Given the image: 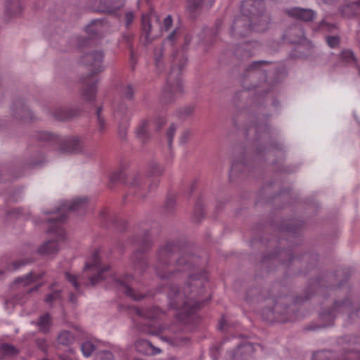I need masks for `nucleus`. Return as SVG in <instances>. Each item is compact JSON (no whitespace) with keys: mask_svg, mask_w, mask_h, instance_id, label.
<instances>
[{"mask_svg":"<svg viewBox=\"0 0 360 360\" xmlns=\"http://www.w3.org/2000/svg\"><path fill=\"white\" fill-rule=\"evenodd\" d=\"M269 127L265 124H259L255 127L257 134H260L262 131L265 133L269 131Z\"/></svg>","mask_w":360,"mask_h":360,"instance_id":"8fccbe9b","label":"nucleus"},{"mask_svg":"<svg viewBox=\"0 0 360 360\" xmlns=\"http://www.w3.org/2000/svg\"><path fill=\"white\" fill-rule=\"evenodd\" d=\"M177 252L182 253L183 250L174 243H168L160 250L157 275L164 279L171 278L175 271H188L191 272L188 279L182 290L174 285H167L162 287L159 291L168 294L171 307L177 311L176 321L184 327V330L191 331L200 321L198 311L202 307V302L210 298V293H205V283L207 282L208 275L205 271L198 273L199 269L195 264L198 259L193 255H182L176 263L172 264L171 260Z\"/></svg>","mask_w":360,"mask_h":360,"instance_id":"f257e3e1","label":"nucleus"},{"mask_svg":"<svg viewBox=\"0 0 360 360\" xmlns=\"http://www.w3.org/2000/svg\"><path fill=\"white\" fill-rule=\"evenodd\" d=\"M51 324V319L49 314H45L41 316L37 323L39 330L43 333H47L49 331Z\"/></svg>","mask_w":360,"mask_h":360,"instance_id":"393cba45","label":"nucleus"},{"mask_svg":"<svg viewBox=\"0 0 360 360\" xmlns=\"http://www.w3.org/2000/svg\"><path fill=\"white\" fill-rule=\"evenodd\" d=\"M100 264V258L97 252L91 254V285L99 280H104L108 275L112 276V280L117 283L121 288V290L129 297L139 300L142 299L144 295L135 292L130 286L134 280V277L131 276L126 275L121 278H117L115 275H112V272L109 266H105L101 267L97 266Z\"/></svg>","mask_w":360,"mask_h":360,"instance_id":"20e7f679","label":"nucleus"},{"mask_svg":"<svg viewBox=\"0 0 360 360\" xmlns=\"http://www.w3.org/2000/svg\"><path fill=\"white\" fill-rule=\"evenodd\" d=\"M39 285H37L34 288H32L29 289V292H31V291H33V290H37L39 288Z\"/></svg>","mask_w":360,"mask_h":360,"instance_id":"680f3d73","label":"nucleus"},{"mask_svg":"<svg viewBox=\"0 0 360 360\" xmlns=\"http://www.w3.org/2000/svg\"><path fill=\"white\" fill-rule=\"evenodd\" d=\"M130 312L139 318L144 319V325L147 327L143 330L147 333L155 335H160L164 328L155 320L162 318L163 311L157 307H152L146 310L139 308L136 306L130 307Z\"/></svg>","mask_w":360,"mask_h":360,"instance_id":"423d86ee","label":"nucleus"},{"mask_svg":"<svg viewBox=\"0 0 360 360\" xmlns=\"http://www.w3.org/2000/svg\"><path fill=\"white\" fill-rule=\"evenodd\" d=\"M114 108L115 119L119 120V133L122 137H124L129 119L127 108L124 103H120L117 106L114 105Z\"/></svg>","mask_w":360,"mask_h":360,"instance_id":"4468645a","label":"nucleus"},{"mask_svg":"<svg viewBox=\"0 0 360 360\" xmlns=\"http://www.w3.org/2000/svg\"><path fill=\"white\" fill-rule=\"evenodd\" d=\"M187 58L184 53L176 52L173 56L171 70L167 79V85L162 95V102H172L183 94L181 72L185 67Z\"/></svg>","mask_w":360,"mask_h":360,"instance_id":"39448f33","label":"nucleus"},{"mask_svg":"<svg viewBox=\"0 0 360 360\" xmlns=\"http://www.w3.org/2000/svg\"><path fill=\"white\" fill-rule=\"evenodd\" d=\"M189 41H190V39H188V36H186V37H184L185 46H186L188 44Z\"/></svg>","mask_w":360,"mask_h":360,"instance_id":"bf43d9fd","label":"nucleus"},{"mask_svg":"<svg viewBox=\"0 0 360 360\" xmlns=\"http://www.w3.org/2000/svg\"><path fill=\"white\" fill-rule=\"evenodd\" d=\"M42 277V275L37 276L35 274L31 272L24 277H19L15 279V283L22 286H27L30 284L35 283Z\"/></svg>","mask_w":360,"mask_h":360,"instance_id":"b1692460","label":"nucleus"},{"mask_svg":"<svg viewBox=\"0 0 360 360\" xmlns=\"http://www.w3.org/2000/svg\"><path fill=\"white\" fill-rule=\"evenodd\" d=\"M91 354H93L94 351V346L93 345V344L91 343Z\"/></svg>","mask_w":360,"mask_h":360,"instance_id":"0e129e2a","label":"nucleus"},{"mask_svg":"<svg viewBox=\"0 0 360 360\" xmlns=\"http://www.w3.org/2000/svg\"><path fill=\"white\" fill-rule=\"evenodd\" d=\"M75 295L73 293H71L70 295V301L72 302H75Z\"/></svg>","mask_w":360,"mask_h":360,"instance_id":"13d9d810","label":"nucleus"},{"mask_svg":"<svg viewBox=\"0 0 360 360\" xmlns=\"http://www.w3.org/2000/svg\"><path fill=\"white\" fill-rule=\"evenodd\" d=\"M288 40L292 44H300L305 40L304 32L302 30H298V35L295 38H289Z\"/></svg>","mask_w":360,"mask_h":360,"instance_id":"ea45409f","label":"nucleus"},{"mask_svg":"<svg viewBox=\"0 0 360 360\" xmlns=\"http://www.w3.org/2000/svg\"><path fill=\"white\" fill-rule=\"evenodd\" d=\"M95 360H114V356L109 351H101L96 354Z\"/></svg>","mask_w":360,"mask_h":360,"instance_id":"c9c22d12","label":"nucleus"},{"mask_svg":"<svg viewBox=\"0 0 360 360\" xmlns=\"http://www.w3.org/2000/svg\"><path fill=\"white\" fill-rule=\"evenodd\" d=\"M236 167H237V165H233L231 166V173H232V174H233V173L235 172V170H236Z\"/></svg>","mask_w":360,"mask_h":360,"instance_id":"052dcab7","label":"nucleus"},{"mask_svg":"<svg viewBox=\"0 0 360 360\" xmlns=\"http://www.w3.org/2000/svg\"><path fill=\"white\" fill-rule=\"evenodd\" d=\"M84 84L85 85V89L83 92L84 96L86 98V99H89V96L90 95V84H89V79L88 77H86L84 80Z\"/></svg>","mask_w":360,"mask_h":360,"instance_id":"c03bdc74","label":"nucleus"},{"mask_svg":"<svg viewBox=\"0 0 360 360\" xmlns=\"http://www.w3.org/2000/svg\"><path fill=\"white\" fill-rule=\"evenodd\" d=\"M119 92L127 99H131L134 95V90L130 85L122 84L118 87Z\"/></svg>","mask_w":360,"mask_h":360,"instance_id":"2f4dec72","label":"nucleus"},{"mask_svg":"<svg viewBox=\"0 0 360 360\" xmlns=\"http://www.w3.org/2000/svg\"><path fill=\"white\" fill-rule=\"evenodd\" d=\"M134 19V15L132 12H128L125 14L126 26L128 27Z\"/></svg>","mask_w":360,"mask_h":360,"instance_id":"09e8293b","label":"nucleus"},{"mask_svg":"<svg viewBox=\"0 0 360 360\" xmlns=\"http://www.w3.org/2000/svg\"><path fill=\"white\" fill-rule=\"evenodd\" d=\"M22 12V6L19 0H7L6 13L11 15H17Z\"/></svg>","mask_w":360,"mask_h":360,"instance_id":"5701e85b","label":"nucleus"},{"mask_svg":"<svg viewBox=\"0 0 360 360\" xmlns=\"http://www.w3.org/2000/svg\"><path fill=\"white\" fill-rule=\"evenodd\" d=\"M60 292L58 290H54L53 292L47 295L45 298V301L49 304H52L53 302L60 300Z\"/></svg>","mask_w":360,"mask_h":360,"instance_id":"e433bc0d","label":"nucleus"},{"mask_svg":"<svg viewBox=\"0 0 360 360\" xmlns=\"http://www.w3.org/2000/svg\"><path fill=\"white\" fill-rule=\"evenodd\" d=\"M257 348L262 349L259 344L253 345L249 342H243L238 345L237 349L231 355L233 360H246Z\"/></svg>","mask_w":360,"mask_h":360,"instance_id":"2eb2a0df","label":"nucleus"},{"mask_svg":"<svg viewBox=\"0 0 360 360\" xmlns=\"http://www.w3.org/2000/svg\"><path fill=\"white\" fill-rule=\"evenodd\" d=\"M345 360H360V352L358 353H348L346 354Z\"/></svg>","mask_w":360,"mask_h":360,"instance_id":"de8ad7c7","label":"nucleus"},{"mask_svg":"<svg viewBox=\"0 0 360 360\" xmlns=\"http://www.w3.org/2000/svg\"><path fill=\"white\" fill-rule=\"evenodd\" d=\"M73 335L69 331H62L58 337V342L63 345H68L73 341Z\"/></svg>","mask_w":360,"mask_h":360,"instance_id":"c85d7f7f","label":"nucleus"},{"mask_svg":"<svg viewBox=\"0 0 360 360\" xmlns=\"http://www.w3.org/2000/svg\"><path fill=\"white\" fill-rule=\"evenodd\" d=\"M290 32H296L295 28H290Z\"/></svg>","mask_w":360,"mask_h":360,"instance_id":"69168bd1","label":"nucleus"},{"mask_svg":"<svg viewBox=\"0 0 360 360\" xmlns=\"http://www.w3.org/2000/svg\"><path fill=\"white\" fill-rule=\"evenodd\" d=\"M102 112H103V108L101 106H97L96 108V120L97 124L98 126V130L100 131H103L105 129V120L102 116Z\"/></svg>","mask_w":360,"mask_h":360,"instance_id":"473e14b6","label":"nucleus"},{"mask_svg":"<svg viewBox=\"0 0 360 360\" xmlns=\"http://www.w3.org/2000/svg\"><path fill=\"white\" fill-rule=\"evenodd\" d=\"M342 12L344 16L348 18L359 15L360 13V0H352L343 7Z\"/></svg>","mask_w":360,"mask_h":360,"instance_id":"4be33fe9","label":"nucleus"},{"mask_svg":"<svg viewBox=\"0 0 360 360\" xmlns=\"http://www.w3.org/2000/svg\"><path fill=\"white\" fill-rule=\"evenodd\" d=\"M31 262H32L31 260H26V261L19 260V261H16V262H15L13 264V269H17L20 266H21L22 265H25L26 264L30 263Z\"/></svg>","mask_w":360,"mask_h":360,"instance_id":"3c124183","label":"nucleus"},{"mask_svg":"<svg viewBox=\"0 0 360 360\" xmlns=\"http://www.w3.org/2000/svg\"><path fill=\"white\" fill-rule=\"evenodd\" d=\"M87 205L86 198H79L72 202L64 201L60 203L57 210L58 216L47 219L50 223L49 232L55 234L56 238L44 243L38 250L39 255H51L58 252L60 243L65 238V232L62 224L68 217L67 212L82 210Z\"/></svg>","mask_w":360,"mask_h":360,"instance_id":"7ed1b4c3","label":"nucleus"},{"mask_svg":"<svg viewBox=\"0 0 360 360\" xmlns=\"http://www.w3.org/2000/svg\"><path fill=\"white\" fill-rule=\"evenodd\" d=\"M173 21L171 15H167L163 20V22L162 25H160V28L161 31H168L172 25Z\"/></svg>","mask_w":360,"mask_h":360,"instance_id":"58836bf2","label":"nucleus"},{"mask_svg":"<svg viewBox=\"0 0 360 360\" xmlns=\"http://www.w3.org/2000/svg\"><path fill=\"white\" fill-rule=\"evenodd\" d=\"M182 36V30L180 28H176L165 40L163 44L159 48H156L154 51V60L157 69L161 72L165 67V63L162 58L163 51L169 47L174 49L175 44Z\"/></svg>","mask_w":360,"mask_h":360,"instance_id":"9d476101","label":"nucleus"},{"mask_svg":"<svg viewBox=\"0 0 360 360\" xmlns=\"http://www.w3.org/2000/svg\"><path fill=\"white\" fill-rule=\"evenodd\" d=\"M81 351L84 356H90V343L86 342L81 346Z\"/></svg>","mask_w":360,"mask_h":360,"instance_id":"a18cd8bd","label":"nucleus"},{"mask_svg":"<svg viewBox=\"0 0 360 360\" xmlns=\"http://www.w3.org/2000/svg\"><path fill=\"white\" fill-rule=\"evenodd\" d=\"M72 116V115L65 109H60L55 112V117L60 120H68Z\"/></svg>","mask_w":360,"mask_h":360,"instance_id":"4c0bfd02","label":"nucleus"},{"mask_svg":"<svg viewBox=\"0 0 360 360\" xmlns=\"http://www.w3.org/2000/svg\"><path fill=\"white\" fill-rule=\"evenodd\" d=\"M326 41L330 47L334 48L338 45L340 40L338 37L329 36L326 38Z\"/></svg>","mask_w":360,"mask_h":360,"instance_id":"79ce46f5","label":"nucleus"},{"mask_svg":"<svg viewBox=\"0 0 360 360\" xmlns=\"http://www.w3.org/2000/svg\"><path fill=\"white\" fill-rule=\"evenodd\" d=\"M96 20H91V43L93 42V40L97 37V32L96 31L95 28H94V26L96 25Z\"/></svg>","mask_w":360,"mask_h":360,"instance_id":"864d4df0","label":"nucleus"},{"mask_svg":"<svg viewBox=\"0 0 360 360\" xmlns=\"http://www.w3.org/2000/svg\"><path fill=\"white\" fill-rule=\"evenodd\" d=\"M149 248L147 241H143V247L141 250L136 252L132 257L135 271L143 272L148 266V261L144 252L146 249Z\"/></svg>","mask_w":360,"mask_h":360,"instance_id":"dca6fc26","label":"nucleus"},{"mask_svg":"<svg viewBox=\"0 0 360 360\" xmlns=\"http://www.w3.org/2000/svg\"><path fill=\"white\" fill-rule=\"evenodd\" d=\"M132 38V36L131 34H127L124 35V39L126 41V43L129 44V49H130V58H129V63L131 70H134L135 68L136 64V55L131 48V39Z\"/></svg>","mask_w":360,"mask_h":360,"instance_id":"c756f323","label":"nucleus"},{"mask_svg":"<svg viewBox=\"0 0 360 360\" xmlns=\"http://www.w3.org/2000/svg\"><path fill=\"white\" fill-rule=\"evenodd\" d=\"M65 278L72 285V286L79 291L80 285L84 283L82 277L72 275L68 272L65 273Z\"/></svg>","mask_w":360,"mask_h":360,"instance_id":"cd10ccee","label":"nucleus"},{"mask_svg":"<svg viewBox=\"0 0 360 360\" xmlns=\"http://www.w3.org/2000/svg\"><path fill=\"white\" fill-rule=\"evenodd\" d=\"M149 173L151 176H158L163 173V169L156 162H152L148 166Z\"/></svg>","mask_w":360,"mask_h":360,"instance_id":"72a5a7b5","label":"nucleus"},{"mask_svg":"<svg viewBox=\"0 0 360 360\" xmlns=\"http://www.w3.org/2000/svg\"><path fill=\"white\" fill-rule=\"evenodd\" d=\"M331 27H332V25H330L328 23H326L325 21H323L319 25L317 30H330Z\"/></svg>","mask_w":360,"mask_h":360,"instance_id":"603ef678","label":"nucleus"},{"mask_svg":"<svg viewBox=\"0 0 360 360\" xmlns=\"http://www.w3.org/2000/svg\"><path fill=\"white\" fill-rule=\"evenodd\" d=\"M165 123V118H160L155 122L150 120H144L142 122L136 129V136L142 141H147L150 137V130L152 125L155 127V129L159 130L162 125Z\"/></svg>","mask_w":360,"mask_h":360,"instance_id":"ddd939ff","label":"nucleus"},{"mask_svg":"<svg viewBox=\"0 0 360 360\" xmlns=\"http://www.w3.org/2000/svg\"><path fill=\"white\" fill-rule=\"evenodd\" d=\"M286 13L292 17L303 21H311L316 17V13L311 9H305L300 7H293L285 11Z\"/></svg>","mask_w":360,"mask_h":360,"instance_id":"f3484780","label":"nucleus"},{"mask_svg":"<svg viewBox=\"0 0 360 360\" xmlns=\"http://www.w3.org/2000/svg\"><path fill=\"white\" fill-rule=\"evenodd\" d=\"M189 135H190V132H189L188 131H184V132L182 134V135H181V138H180V139H179V141H180L181 143H185V142H186V139L189 136Z\"/></svg>","mask_w":360,"mask_h":360,"instance_id":"6e6d98bb","label":"nucleus"},{"mask_svg":"<svg viewBox=\"0 0 360 360\" xmlns=\"http://www.w3.org/2000/svg\"><path fill=\"white\" fill-rule=\"evenodd\" d=\"M158 20V17L153 11L142 15L141 24L143 32L146 33L147 40L153 37L151 22L153 20Z\"/></svg>","mask_w":360,"mask_h":360,"instance_id":"a211bd4d","label":"nucleus"},{"mask_svg":"<svg viewBox=\"0 0 360 360\" xmlns=\"http://www.w3.org/2000/svg\"><path fill=\"white\" fill-rule=\"evenodd\" d=\"M176 131V127L174 124H172L167 131V139L168 142V146L170 148L172 143L173 136Z\"/></svg>","mask_w":360,"mask_h":360,"instance_id":"a19ab883","label":"nucleus"},{"mask_svg":"<svg viewBox=\"0 0 360 360\" xmlns=\"http://www.w3.org/2000/svg\"><path fill=\"white\" fill-rule=\"evenodd\" d=\"M259 46V44L257 41L249 42L247 44H244L240 45L238 48H237L236 54L237 56H240L242 58H249L253 54H255V51L251 49H255Z\"/></svg>","mask_w":360,"mask_h":360,"instance_id":"412c9836","label":"nucleus"},{"mask_svg":"<svg viewBox=\"0 0 360 360\" xmlns=\"http://www.w3.org/2000/svg\"><path fill=\"white\" fill-rule=\"evenodd\" d=\"M62 360H75V358L73 356H69L67 359H65L63 356H60Z\"/></svg>","mask_w":360,"mask_h":360,"instance_id":"4d7b16f0","label":"nucleus"},{"mask_svg":"<svg viewBox=\"0 0 360 360\" xmlns=\"http://www.w3.org/2000/svg\"><path fill=\"white\" fill-rule=\"evenodd\" d=\"M340 58L345 63H355L356 58L354 53L350 50H343L340 53Z\"/></svg>","mask_w":360,"mask_h":360,"instance_id":"7c9ffc66","label":"nucleus"},{"mask_svg":"<svg viewBox=\"0 0 360 360\" xmlns=\"http://www.w3.org/2000/svg\"><path fill=\"white\" fill-rule=\"evenodd\" d=\"M36 343L42 351L46 352L47 350V344L45 339H37Z\"/></svg>","mask_w":360,"mask_h":360,"instance_id":"49530a36","label":"nucleus"},{"mask_svg":"<svg viewBox=\"0 0 360 360\" xmlns=\"http://www.w3.org/2000/svg\"><path fill=\"white\" fill-rule=\"evenodd\" d=\"M90 45L89 37L78 39L77 49L82 52L85 50V57H88V51Z\"/></svg>","mask_w":360,"mask_h":360,"instance_id":"f704fd0d","label":"nucleus"},{"mask_svg":"<svg viewBox=\"0 0 360 360\" xmlns=\"http://www.w3.org/2000/svg\"><path fill=\"white\" fill-rule=\"evenodd\" d=\"M91 103L94 99V91L96 86L94 84V75L102 72L105 68V65L104 62V53L101 50L91 51ZM93 107L91 106V109Z\"/></svg>","mask_w":360,"mask_h":360,"instance_id":"9b49d317","label":"nucleus"},{"mask_svg":"<svg viewBox=\"0 0 360 360\" xmlns=\"http://www.w3.org/2000/svg\"><path fill=\"white\" fill-rule=\"evenodd\" d=\"M125 0H94L91 4V11L98 13L113 14L120 9Z\"/></svg>","mask_w":360,"mask_h":360,"instance_id":"f8f14e48","label":"nucleus"},{"mask_svg":"<svg viewBox=\"0 0 360 360\" xmlns=\"http://www.w3.org/2000/svg\"><path fill=\"white\" fill-rule=\"evenodd\" d=\"M214 0H210V1H209V3H210L209 6H210H210H212V4H214Z\"/></svg>","mask_w":360,"mask_h":360,"instance_id":"e2e57ef3","label":"nucleus"},{"mask_svg":"<svg viewBox=\"0 0 360 360\" xmlns=\"http://www.w3.org/2000/svg\"><path fill=\"white\" fill-rule=\"evenodd\" d=\"M135 347L139 352L147 355H155L161 352V350L154 347L150 341L143 339L138 340L135 343Z\"/></svg>","mask_w":360,"mask_h":360,"instance_id":"6ab92c4d","label":"nucleus"},{"mask_svg":"<svg viewBox=\"0 0 360 360\" xmlns=\"http://www.w3.org/2000/svg\"><path fill=\"white\" fill-rule=\"evenodd\" d=\"M205 4L204 0H188L187 11L194 16Z\"/></svg>","mask_w":360,"mask_h":360,"instance_id":"a878e982","label":"nucleus"},{"mask_svg":"<svg viewBox=\"0 0 360 360\" xmlns=\"http://www.w3.org/2000/svg\"><path fill=\"white\" fill-rule=\"evenodd\" d=\"M38 139L41 141L49 142L51 145L60 144V149L68 152H78L81 148L80 141L75 137H72L67 141L62 140L59 136L49 132H41L38 135Z\"/></svg>","mask_w":360,"mask_h":360,"instance_id":"6e6552de","label":"nucleus"},{"mask_svg":"<svg viewBox=\"0 0 360 360\" xmlns=\"http://www.w3.org/2000/svg\"><path fill=\"white\" fill-rule=\"evenodd\" d=\"M110 181L112 184L123 183L127 186L131 194L138 196L141 195V191L143 189L141 185V177L139 175L132 176L127 175L123 170L113 172L110 176Z\"/></svg>","mask_w":360,"mask_h":360,"instance_id":"0eeeda50","label":"nucleus"},{"mask_svg":"<svg viewBox=\"0 0 360 360\" xmlns=\"http://www.w3.org/2000/svg\"><path fill=\"white\" fill-rule=\"evenodd\" d=\"M162 338L165 340V341H169V340L167 338H166L165 337H162Z\"/></svg>","mask_w":360,"mask_h":360,"instance_id":"774afa93","label":"nucleus"},{"mask_svg":"<svg viewBox=\"0 0 360 360\" xmlns=\"http://www.w3.org/2000/svg\"><path fill=\"white\" fill-rule=\"evenodd\" d=\"M263 0H244L241 15L233 20L231 29L233 37H245L252 31L264 32L268 28L269 18L264 13Z\"/></svg>","mask_w":360,"mask_h":360,"instance_id":"f03ea898","label":"nucleus"},{"mask_svg":"<svg viewBox=\"0 0 360 360\" xmlns=\"http://www.w3.org/2000/svg\"><path fill=\"white\" fill-rule=\"evenodd\" d=\"M271 70H274L273 75L277 77L283 73L277 68L276 64L264 60L254 62L246 70L248 77H255L263 75L264 82H268L271 77Z\"/></svg>","mask_w":360,"mask_h":360,"instance_id":"1a4fd4ad","label":"nucleus"},{"mask_svg":"<svg viewBox=\"0 0 360 360\" xmlns=\"http://www.w3.org/2000/svg\"><path fill=\"white\" fill-rule=\"evenodd\" d=\"M0 352L3 356H13L18 354V350L14 346L8 343L1 345Z\"/></svg>","mask_w":360,"mask_h":360,"instance_id":"bb28decb","label":"nucleus"},{"mask_svg":"<svg viewBox=\"0 0 360 360\" xmlns=\"http://www.w3.org/2000/svg\"><path fill=\"white\" fill-rule=\"evenodd\" d=\"M218 328L221 330H227L226 328V321L224 316L221 318L219 323Z\"/></svg>","mask_w":360,"mask_h":360,"instance_id":"5fc2aeb1","label":"nucleus"},{"mask_svg":"<svg viewBox=\"0 0 360 360\" xmlns=\"http://www.w3.org/2000/svg\"><path fill=\"white\" fill-rule=\"evenodd\" d=\"M194 215L195 216L197 219H199L203 215V208L200 202H198L195 205L194 209Z\"/></svg>","mask_w":360,"mask_h":360,"instance_id":"37998d69","label":"nucleus"},{"mask_svg":"<svg viewBox=\"0 0 360 360\" xmlns=\"http://www.w3.org/2000/svg\"><path fill=\"white\" fill-rule=\"evenodd\" d=\"M351 304L350 301L347 300L341 302H335L334 304V307L332 310L328 311L327 313L323 312L321 314V319L324 320L325 319H328L329 323L326 326L332 325L334 319H335V313L336 311H340L342 308L345 307H348Z\"/></svg>","mask_w":360,"mask_h":360,"instance_id":"aec40b11","label":"nucleus"},{"mask_svg":"<svg viewBox=\"0 0 360 360\" xmlns=\"http://www.w3.org/2000/svg\"><path fill=\"white\" fill-rule=\"evenodd\" d=\"M188 338H183V342H186V341H188Z\"/></svg>","mask_w":360,"mask_h":360,"instance_id":"338daca9","label":"nucleus"}]
</instances>
